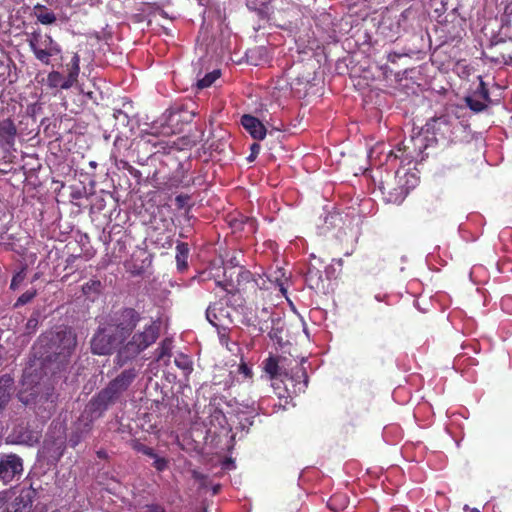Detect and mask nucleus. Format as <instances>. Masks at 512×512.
Instances as JSON below:
<instances>
[{"label": "nucleus", "mask_w": 512, "mask_h": 512, "mask_svg": "<svg viewBox=\"0 0 512 512\" xmlns=\"http://www.w3.org/2000/svg\"><path fill=\"white\" fill-rule=\"evenodd\" d=\"M262 367L271 380L277 379L283 375V371L280 366V357L278 356L270 355L262 362Z\"/></svg>", "instance_id": "obj_13"}, {"label": "nucleus", "mask_w": 512, "mask_h": 512, "mask_svg": "<svg viewBox=\"0 0 512 512\" xmlns=\"http://www.w3.org/2000/svg\"><path fill=\"white\" fill-rule=\"evenodd\" d=\"M160 326L156 322L144 327L143 331L135 333L132 338L121 346L113 359L115 369L122 368L154 344L159 337Z\"/></svg>", "instance_id": "obj_3"}, {"label": "nucleus", "mask_w": 512, "mask_h": 512, "mask_svg": "<svg viewBox=\"0 0 512 512\" xmlns=\"http://www.w3.org/2000/svg\"><path fill=\"white\" fill-rule=\"evenodd\" d=\"M497 267H498V270H499V271H502V268H501V265H500V263H499V262L497 263Z\"/></svg>", "instance_id": "obj_55"}, {"label": "nucleus", "mask_w": 512, "mask_h": 512, "mask_svg": "<svg viewBox=\"0 0 512 512\" xmlns=\"http://www.w3.org/2000/svg\"><path fill=\"white\" fill-rule=\"evenodd\" d=\"M14 378L10 374L0 376V414L9 404L14 393Z\"/></svg>", "instance_id": "obj_11"}, {"label": "nucleus", "mask_w": 512, "mask_h": 512, "mask_svg": "<svg viewBox=\"0 0 512 512\" xmlns=\"http://www.w3.org/2000/svg\"><path fill=\"white\" fill-rule=\"evenodd\" d=\"M395 181L400 184V190L398 193H393V195L390 196V203H401L410 189L416 186L418 179L414 173L398 170L395 174Z\"/></svg>", "instance_id": "obj_10"}, {"label": "nucleus", "mask_w": 512, "mask_h": 512, "mask_svg": "<svg viewBox=\"0 0 512 512\" xmlns=\"http://www.w3.org/2000/svg\"><path fill=\"white\" fill-rule=\"evenodd\" d=\"M38 396V387L31 386L30 388L21 389L18 394V400L24 405H30L36 402Z\"/></svg>", "instance_id": "obj_21"}, {"label": "nucleus", "mask_w": 512, "mask_h": 512, "mask_svg": "<svg viewBox=\"0 0 512 512\" xmlns=\"http://www.w3.org/2000/svg\"><path fill=\"white\" fill-rule=\"evenodd\" d=\"M16 136V127L14 123L7 119L0 123V141L8 146H13Z\"/></svg>", "instance_id": "obj_14"}, {"label": "nucleus", "mask_w": 512, "mask_h": 512, "mask_svg": "<svg viewBox=\"0 0 512 512\" xmlns=\"http://www.w3.org/2000/svg\"><path fill=\"white\" fill-rule=\"evenodd\" d=\"M192 478L198 482H200L201 486L204 487L205 486V481L207 479V476L202 474L201 472L197 471V470H193L192 471Z\"/></svg>", "instance_id": "obj_40"}, {"label": "nucleus", "mask_w": 512, "mask_h": 512, "mask_svg": "<svg viewBox=\"0 0 512 512\" xmlns=\"http://www.w3.org/2000/svg\"><path fill=\"white\" fill-rule=\"evenodd\" d=\"M123 341L112 327H99L91 339V351L95 355H110Z\"/></svg>", "instance_id": "obj_5"}, {"label": "nucleus", "mask_w": 512, "mask_h": 512, "mask_svg": "<svg viewBox=\"0 0 512 512\" xmlns=\"http://www.w3.org/2000/svg\"><path fill=\"white\" fill-rule=\"evenodd\" d=\"M129 445L134 451L142 453L143 455H146L150 458L156 456V452L154 451V449L149 446H146L139 439H132Z\"/></svg>", "instance_id": "obj_23"}, {"label": "nucleus", "mask_w": 512, "mask_h": 512, "mask_svg": "<svg viewBox=\"0 0 512 512\" xmlns=\"http://www.w3.org/2000/svg\"><path fill=\"white\" fill-rule=\"evenodd\" d=\"M236 258L225 262L224 258H214L211 262L217 271L222 269L223 280H216L225 292L233 297L238 295L241 301H256L263 297L266 280L259 273H252L244 266L234 264ZM242 302H240L241 304Z\"/></svg>", "instance_id": "obj_1"}, {"label": "nucleus", "mask_w": 512, "mask_h": 512, "mask_svg": "<svg viewBox=\"0 0 512 512\" xmlns=\"http://www.w3.org/2000/svg\"><path fill=\"white\" fill-rule=\"evenodd\" d=\"M399 190H400V184H398L397 181H395V186H392L389 183H387L386 185H383V187H382L383 194L386 195V200L388 202H389L390 196H392L393 193H398Z\"/></svg>", "instance_id": "obj_33"}, {"label": "nucleus", "mask_w": 512, "mask_h": 512, "mask_svg": "<svg viewBox=\"0 0 512 512\" xmlns=\"http://www.w3.org/2000/svg\"><path fill=\"white\" fill-rule=\"evenodd\" d=\"M33 381H30V375H28L27 372H24L23 378H22V385L23 387L26 385H31Z\"/></svg>", "instance_id": "obj_47"}, {"label": "nucleus", "mask_w": 512, "mask_h": 512, "mask_svg": "<svg viewBox=\"0 0 512 512\" xmlns=\"http://www.w3.org/2000/svg\"><path fill=\"white\" fill-rule=\"evenodd\" d=\"M47 85L50 88H61V89H70L73 85L71 82L58 71H51L47 75Z\"/></svg>", "instance_id": "obj_18"}, {"label": "nucleus", "mask_w": 512, "mask_h": 512, "mask_svg": "<svg viewBox=\"0 0 512 512\" xmlns=\"http://www.w3.org/2000/svg\"><path fill=\"white\" fill-rule=\"evenodd\" d=\"M211 274H212V276H213L214 278H219V277H220V275H219L218 273H212V272H211Z\"/></svg>", "instance_id": "obj_51"}, {"label": "nucleus", "mask_w": 512, "mask_h": 512, "mask_svg": "<svg viewBox=\"0 0 512 512\" xmlns=\"http://www.w3.org/2000/svg\"><path fill=\"white\" fill-rule=\"evenodd\" d=\"M269 337L272 339V340H276L277 342H281L282 340V337H281V329L279 328H276V327H270V331L268 333Z\"/></svg>", "instance_id": "obj_38"}, {"label": "nucleus", "mask_w": 512, "mask_h": 512, "mask_svg": "<svg viewBox=\"0 0 512 512\" xmlns=\"http://www.w3.org/2000/svg\"><path fill=\"white\" fill-rule=\"evenodd\" d=\"M270 322L274 324L272 314L267 308H263L261 311V316H256L250 325L257 329L259 333H263L270 329Z\"/></svg>", "instance_id": "obj_16"}, {"label": "nucleus", "mask_w": 512, "mask_h": 512, "mask_svg": "<svg viewBox=\"0 0 512 512\" xmlns=\"http://www.w3.org/2000/svg\"><path fill=\"white\" fill-rule=\"evenodd\" d=\"M171 350H172V341L170 339H164L159 347L156 349L157 353V360H162L165 357L171 356Z\"/></svg>", "instance_id": "obj_26"}, {"label": "nucleus", "mask_w": 512, "mask_h": 512, "mask_svg": "<svg viewBox=\"0 0 512 512\" xmlns=\"http://www.w3.org/2000/svg\"><path fill=\"white\" fill-rule=\"evenodd\" d=\"M175 365L183 370L185 373H189L192 371V362L187 355L179 354L175 357Z\"/></svg>", "instance_id": "obj_28"}, {"label": "nucleus", "mask_w": 512, "mask_h": 512, "mask_svg": "<svg viewBox=\"0 0 512 512\" xmlns=\"http://www.w3.org/2000/svg\"><path fill=\"white\" fill-rule=\"evenodd\" d=\"M211 417L217 420L221 426H223V424L226 422V417L220 409H214V412L211 414Z\"/></svg>", "instance_id": "obj_37"}, {"label": "nucleus", "mask_w": 512, "mask_h": 512, "mask_svg": "<svg viewBox=\"0 0 512 512\" xmlns=\"http://www.w3.org/2000/svg\"><path fill=\"white\" fill-rule=\"evenodd\" d=\"M469 512H480L477 508L469 509Z\"/></svg>", "instance_id": "obj_52"}, {"label": "nucleus", "mask_w": 512, "mask_h": 512, "mask_svg": "<svg viewBox=\"0 0 512 512\" xmlns=\"http://www.w3.org/2000/svg\"><path fill=\"white\" fill-rule=\"evenodd\" d=\"M25 276V269H21L19 272H17L11 280L10 289L16 290L24 281Z\"/></svg>", "instance_id": "obj_32"}, {"label": "nucleus", "mask_w": 512, "mask_h": 512, "mask_svg": "<svg viewBox=\"0 0 512 512\" xmlns=\"http://www.w3.org/2000/svg\"><path fill=\"white\" fill-rule=\"evenodd\" d=\"M153 462V467L158 471L162 472L168 468L169 461L164 457H159L157 454L154 457H151Z\"/></svg>", "instance_id": "obj_31"}, {"label": "nucleus", "mask_w": 512, "mask_h": 512, "mask_svg": "<svg viewBox=\"0 0 512 512\" xmlns=\"http://www.w3.org/2000/svg\"><path fill=\"white\" fill-rule=\"evenodd\" d=\"M27 42L35 58L45 65L50 64L52 57L62 53L60 44L51 35L44 34L40 30L29 34Z\"/></svg>", "instance_id": "obj_4"}, {"label": "nucleus", "mask_w": 512, "mask_h": 512, "mask_svg": "<svg viewBox=\"0 0 512 512\" xmlns=\"http://www.w3.org/2000/svg\"><path fill=\"white\" fill-rule=\"evenodd\" d=\"M149 258H129L125 261L124 266L132 275H140L146 266L150 265Z\"/></svg>", "instance_id": "obj_17"}, {"label": "nucleus", "mask_w": 512, "mask_h": 512, "mask_svg": "<svg viewBox=\"0 0 512 512\" xmlns=\"http://www.w3.org/2000/svg\"><path fill=\"white\" fill-rule=\"evenodd\" d=\"M260 151V145L258 143H253L251 145V155L248 157L249 161H253V159L256 157V155Z\"/></svg>", "instance_id": "obj_43"}, {"label": "nucleus", "mask_w": 512, "mask_h": 512, "mask_svg": "<svg viewBox=\"0 0 512 512\" xmlns=\"http://www.w3.org/2000/svg\"><path fill=\"white\" fill-rule=\"evenodd\" d=\"M23 473V460L16 454L0 456V480L8 484L19 479Z\"/></svg>", "instance_id": "obj_7"}, {"label": "nucleus", "mask_w": 512, "mask_h": 512, "mask_svg": "<svg viewBox=\"0 0 512 512\" xmlns=\"http://www.w3.org/2000/svg\"><path fill=\"white\" fill-rule=\"evenodd\" d=\"M289 396H279V402L276 404L273 405V412H276V409L278 407V409H285L286 408V405L289 403Z\"/></svg>", "instance_id": "obj_39"}, {"label": "nucleus", "mask_w": 512, "mask_h": 512, "mask_svg": "<svg viewBox=\"0 0 512 512\" xmlns=\"http://www.w3.org/2000/svg\"><path fill=\"white\" fill-rule=\"evenodd\" d=\"M220 76L219 70H214L208 74L205 75L202 79L198 80L197 87L200 89L207 88L211 86L216 79H218Z\"/></svg>", "instance_id": "obj_27"}, {"label": "nucleus", "mask_w": 512, "mask_h": 512, "mask_svg": "<svg viewBox=\"0 0 512 512\" xmlns=\"http://www.w3.org/2000/svg\"><path fill=\"white\" fill-rule=\"evenodd\" d=\"M474 94L477 95V97H479L486 103L490 101L488 89L486 88L485 83L483 81L480 82L479 87Z\"/></svg>", "instance_id": "obj_34"}, {"label": "nucleus", "mask_w": 512, "mask_h": 512, "mask_svg": "<svg viewBox=\"0 0 512 512\" xmlns=\"http://www.w3.org/2000/svg\"><path fill=\"white\" fill-rule=\"evenodd\" d=\"M101 282L99 280H90L82 287L83 294L88 298L94 297L100 293Z\"/></svg>", "instance_id": "obj_25"}, {"label": "nucleus", "mask_w": 512, "mask_h": 512, "mask_svg": "<svg viewBox=\"0 0 512 512\" xmlns=\"http://www.w3.org/2000/svg\"><path fill=\"white\" fill-rule=\"evenodd\" d=\"M293 377H297L298 379H303L302 381V387H299V390L301 389H305L308 385V375H307V372H306V369L302 366V365H299L295 368V372H294V376Z\"/></svg>", "instance_id": "obj_30"}, {"label": "nucleus", "mask_w": 512, "mask_h": 512, "mask_svg": "<svg viewBox=\"0 0 512 512\" xmlns=\"http://www.w3.org/2000/svg\"><path fill=\"white\" fill-rule=\"evenodd\" d=\"M91 425L89 423H85L83 428H75L70 437H69V445L71 447H76L90 432Z\"/></svg>", "instance_id": "obj_22"}, {"label": "nucleus", "mask_w": 512, "mask_h": 512, "mask_svg": "<svg viewBox=\"0 0 512 512\" xmlns=\"http://www.w3.org/2000/svg\"><path fill=\"white\" fill-rule=\"evenodd\" d=\"M459 122L456 118L449 115H442L431 119L425 125L426 131L431 132L435 137L450 139L454 135V130Z\"/></svg>", "instance_id": "obj_8"}, {"label": "nucleus", "mask_w": 512, "mask_h": 512, "mask_svg": "<svg viewBox=\"0 0 512 512\" xmlns=\"http://www.w3.org/2000/svg\"><path fill=\"white\" fill-rule=\"evenodd\" d=\"M239 371L244 374L246 377H251L252 376V371L251 369L247 366L246 363H241L240 366H239Z\"/></svg>", "instance_id": "obj_44"}, {"label": "nucleus", "mask_w": 512, "mask_h": 512, "mask_svg": "<svg viewBox=\"0 0 512 512\" xmlns=\"http://www.w3.org/2000/svg\"><path fill=\"white\" fill-rule=\"evenodd\" d=\"M467 106L474 112H481L487 108V103L473 94L465 98Z\"/></svg>", "instance_id": "obj_24"}, {"label": "nucleus", "mask_w": 512, "mask_h": 512, "mask_svg": "<svg viewBox=\"0 0 512 512\" xmlns=\"http://www.w3.org/2000/svg\"><path fill=\"white\" fill-rule=\"evenodd\" d=\"M138 376V371L130 367L121 371L115 378L94 395L87 405V409L92 417L98 418L116 403L123 394L130 388Z\"/></svg>", "instance_id": "obj_2"}, {"label": "nucleus", "mask_w": 512, "mask_h": 512, "mask_svg": "<svg viewBox=\"0 0 512 512\" xmlns=\"http://www.w3.org/2000/svg\"><path fill=\"white\" fill-rule=\"evenodd\" d=\"M37 326H38V319L36 317L29 318L26 323V326H25L26 333H28V334L34 333L37 329Z\"/></svg>", "instance_id": "obj_35"}, {"label": "nucleus", "mask_w": 512, "mask_h": 512, "mask_svg": "<svg viewBox=\"0 0 512 512\" xmlns=\"http://www.w3.org/2000/svg\"><path fill=\"white\" fill-rule=\"evenodd\" d=\"M220 491V485H215L213 487V494H217Z\"/></svg>", "instance_id": "obj_49"}, {"label": "nucleus", "mask_w": 512, "mask_h": 512, "mask_svg": "<svg viewBox=\"0 0 512 512\" xmlns=\"http://www.w3.org/2000/svg\"><path fill=\"white\" fill-rule=\"evenodd\" d=\"M206 316H207V319L208 321L213 324L214 326H217V324L214 322V320L212 319L213 317L215 318L216 317V314H213L212 315V310L211 308L209 307L206 311Z\"/></svg>", "instance_id": "obj_45"}, {"label": "nucleus", "mask_w": 512, "mask_h": 512, "mask_svg": "<svg viewBox=\"0 0 512 512\" xmlns=\"http://www.w3.org/2000/svg\"><path fill=\"white\" fill-rule=\"evenodd\" d=\"M415 142V147L419 149V152H422L423 149L427 147V144H424L425 138L422 136H417L416 138L412 139Z\"/></svg>", "instance_id": "obj_41"}, {"label": "nucleus", "mask_w": 512, "mask_h": 512, "mask_svg": "<svg viewBox=\"0 0 512 512\" xmlns=\"http://www.w3.org/2000/svg\"><path fill=\"white\" fill-rule=\"evenodd\" d=\"M176 200H177L179 203H182V196H178V197L176 198Z\"/></svg>", "instance_id": "obj_53"}, {"label": "nucleus", "mask_w": 512, "mask_h": 512, "mask_svg": "<svg viewBox=\"0 0 512 512\" xmlns=\"http://www.w3.org/2000/svg\"><path fill=\"white\" fill-rule=\"evenodd\" d=\"M243 127L256 140H263L266 136V128L263 123L252 115H243L241 118Z\"/></svg>", "instance_id": "obj_12"}, {"label": "nucleus", "mask_w": 512, "mask_h": 512, "mask_svg": "<svg viewBox=\"0 0 512 512\" xmlns=\"http://www.w3.org/2000/svg\"><path fill=\"white\" fill-rule=\"evenodd\" d=\"M34 15L37 20L44 25L53 24L57 19L56 15L52 11L39 4L34 7Z\"/></svg>", "instance_id": "obj_20"}, {"label": "nucleus", "mask_w": 512, "mask_h": 512, "mask_svg": "<svg viewBox=\"0 0 512 512\" xmlns=\"http://www.w3.org/2000/svg\"><path fill=\"white\" fill-rule=\"evenodd\" d=\"M177 260H178V268H179V270H183V269H185V268H186V266H187V264L185 263V261H184V260L180 261V260H181V258H177Z\"/></svg>", "instance_id": "obj_48"}, {"label": "nucleus", "mask_w": 512, "mask_h": 512, "mask_svg": "<svg viewBox=\"0 0 512 512\" xmlns=\"http://www.w3.org/2000/svg\"><path fill=\"white\" fill-rule=\"evenodd\" d=\"M2 360V346L0 345V361Z\"/></svg>", "instance_id": "obj_54"}, {"label": "nucleus", "mask_w": 512, "mask_h": 512, "mask_svg": "<svg viewBox=\"0 0 512 512\" xmlns=\"http://www.w3.org/2000/svg\"><path fill=\"white\" fill-rule=\"evenodd\" d=\"M230 226L233 232L243 231L245 233H254L256 230L255 220L245 216L233 218L230 221Z\"/></svg>", "instance_id": "obj_15"}, {"label": "nucleus", "mask_w": 512, "mask_h": 512, "mask_svg": "<svg viewBox=\"0 0 512 512\" xmlns=\"http://www.w3.org/2000/svg\"><path fill=\"white\" fill-rule=\"evenodd\" d=\"M35 296H36V290H34V289L24 292L22 295H20L18 297V299L16 300V302L14 304V307L18 308L20 306H24V305L28 304L29 302H31L34 299Z\"/></svg>", "instance_id": "obj_29"}, {"label": "nucleus", "mask_w": 512, "mask_h": 512, "mask_svg": "<svg viewBox=\"0 0 512 512\" xmlns=\"http://www.w3.org/2000/svg\"><path fill=\"white\" fill-rule=\"evenodd\" d=\"M206 316H207V319L208 321L213 324L214 326H217V324L214 322V320L212 319L213 317L215 318L216 317V314H213L212 315V310L211 308L209 307L206 311Z\"/></svg>", "instance_id": "obj_46"}, {"label": "nucleus", "mask_w": 512, "mask_h": 512, "mask_svg": "<svg viewBox=\"0 0 512 512\" xmlns=\"http://www.w3.org/2000/svg\"><path fill=\"white\" fill-rule=\"evenodd\" d=\"M140 314L133 308L123 309L115 318L114 330L125 340L139 323Z\"/></svg>", "instance_id": "obj_9"}, {"label": "nucleus", "mask_w": 512, "mask_h": 512, "mask_svg": "<svg viewBox=\"0 0 512 512\" xmlns=\"http://www.w3.org/2000/svg\"><path fill=\"white\" fill-rule=\"evenodd\" d=\"M97 455L99 458H104L106 456V453L104 451H98Z\"/></svg>", "instance_id": "obj_50"}, {"label": "nucleus", "mask_w": 512, "mask_h": 512, "mask_svg": "<svg viewBox=\"0 0 512 512\" xmlns=\"http://www.w3.org/2000/svg\"><path fill=\"white\" fill-rule=\"evenodd\" d=\"M67 69V79L74 86L78 81V76L80 73V56L78 53H74L71 58V61L66 65Z\"/></svg>", "instance_id": "obj_19"}, {"label": "nucleus", "mask_w": 512, "mask_h": 512, "mask_svg": "<svg viewBox=\"0 0 512 512\" xmlns=\"http://www.w3.org/2000/svg\"><path fill=\"white\" fill-rule=\"evenodd\" d=\"M44 339H49V350L58 356L64 358L71 356L77 346V337L71 328H63L50 336H45Z\"/></svg>", "instance_id": "obj_6"}, {"label": "nucleus", "mask_w": 512, "mask_h": 512, "mask_svg": "<svg viewBox=\"0 0 512 512\" xmlns=\"http://www.w3.org/2000/svg\"><path fill=\"white\" fill-rule=\"evenodd\" d=\"M145 512H166L164 507L159 504H150L146 506Z\"/></svg>", "instance_id": "obj_42"}, {"label": "nucleus", "mask_w": 512, "mask_h": 512, "mask_svg": "<svg viewBox=\"0 0 512 512\" xmlns=\"http://www.w3.org/2000/svg\"><path fill=\"white\" fill-rule=\"evenodd\" d=\"M176 256H186L189 253V246L187 243L178 242L176 246Z\"/></svg>", "instance_id": "obj_36"}]
</instances>
